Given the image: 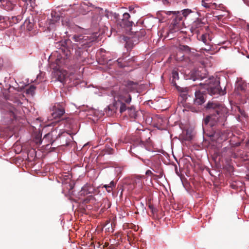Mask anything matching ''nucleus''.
I'll list each match as a JSON object with an SVG mask.
<instances>
[{
    "instance_id": "obj_22",
    "label": "nucleus",
    "mask_w": 249,
    "mask_h": 249,
    "mask_svg": "<svg viewBox=\"0 0 249 249\" xmlns=\"http://www.w3.org/2000/svg\"><path fill=\"white\" fill-rule=\"evenodd\" d=\"M178 50L189 53L191 52V48L187 45H180L178 47Z\"/></svg>"
},
{
    "instance_id": "obj_50",
    "label": "nucleus",
    "mask_w": 249,
    "mask_h": 249,
    "mask_svg": "<svg viewBox=\"0 0 249 249\" xmlns=\"http://www.w3.org/2000/svg\"><path fill=\"white\" fill-rule=\"evenodd\" d=\"M247 57L249 58V55L247 56Z\"/></svg>"
},
{
    "instance_id": "obj_15",
    "label": "nucleus",
    "mask_w": 249,
    "mask_h": 249,
    "mask_svg": "<svg viewBox=\"0 0 249 249\" xmlns=\"http://www.w3.org/2000/svg\"><path fill=\"white\" fill-rule=\"evenodd\" d=\"M130 17V15L128 13H124L123 15V18L121 23V26L124 27H131L133 24V22L129 20Z\"/></svg>"
},
{
    "instance_id": "obj_48",
    "label": "nucleus",
    "mask_w": 249,
    "mask_h": 249,
    "mask_svg": "<svg viewBox=\"0 0 249 249\" xmlns=\"http://www.w3.org/2000/svg\"><path fill=\"white\" fill-rule=\"evenodd\" d=\"M196 24H197V23H196V22H195V23H194V25H195H195H196Z\"/></svg>"
},
{
    "instance_id": "obj_19",
    "label": "nucleus",
    "mask_w": 249,
    "mask_h": 249,
    "mask_svg": "<svg viewBox=\"0 0 249 249\" xmlns=\"http://www.w3.org/2000/svg\"><path fill=\"white\" fill-rule=\"evenodd\" d=\"M145 35V31L143 29H141L140 31H137L135 32V35L133 36L136 37V39H138V40L141 38L142 37L144 36Z\"/></svg>"
},
{
    "instance_id": "obj_29",
    "label": "nucleus",
    "mask_w": 249,
    "mask_h": 249,
    "mask_svg": "<svg viewBox=\"0 0 249 249\" xmlns=\"http://www.w3.org/2000/svg\"><path fill=\"white\" fill-rule=\"evenodd\" d=\"M172 73L174 79H178V73L177 71L173 70Z\"/></svg>"
},
{
    "instance_id": "obj_18",
    "label": "nucleus",
    "mask_w": 249,
    "mask_h": 249,
    "mask_svg": "<svg viewBox=\"0 0 249 249\" xmlns=\"http://www.w3.org/2000/svg\"><path fill=\"white\" fill-rule=\"evenodd\" d=\"M115 183L113 181H112L109 184L104 185L103 187L106 188L107 192L110 193L115 187Z\"/></svg>"
},
{
    "instance_id": "obj_26",
    "label": "nucleus",
    "mask_w": 249,
    "mask_h": 249,
    "mask_svg": "<svg viewBox=\"0 0 249 249\" xmlns=\"http://www.w3.org/2000/svg\"><path fill=\"white\" fill-rule=\"evenodd\" d=\"M208 36H209V35H208L207 34H204L201 36V41H203V42L206 45L209 44V42L208 41V39H207V37H208Z\"/></svg>"
},
{
    "instance_id": "obj_46",
    "label": "nucleus",
    "mask_w": 249,
    "mask_h": 249,
    "mask_svg": "<svg viewBox=\"0 0 249 249\" xmlns=\"http://www.w3.org/2000/svg\"><path fill=\"white\" fill-rule=\"evenodd\" d=\"M132 9H134V8H130V7L129 8V10H131Z\"/></svg>"
},
{
    "instance_id": "obj_4",
    "label": "nucleus",
    "mask_w": 249,
    "mask_h": 249,
    "mask_svg": "<svg viewBox=\"0 0 249 249\" xmlns=\"http://www.w3.org/2000/svg\"><path fill=\"white\" fill-rule=\"evenodd\" d=\"M70 42V40H66L57 43L56 47H59L60 51L62 52L63 55L64 56H61L60 57L57 56L55 60V63L56 64V69H60V68L63 65H66L68 62V59L71 55L70 51L68 48V43Z\"/></svg>"
},
{
    "instance_id": "obj_8",
    "label": "nucleus",
    "mask_w": 249,
    "mask_h": 249,
    "mask_svg": "<svg viewBox=\"0 0 249 249\" xmlns=\"http://www.w3.org/2000/svg\"><path fill=\"white\" fill-rule=\"evenodd\" d=\"M65 113V106L64 104H55L52 107L51 116L53 119H59Z\"/></svg>"
},
{
    "instance_id": "obj_30",
    "label": "nucleus",
    "mask_w": 249,
    "mask_h": 249,
    "mask_svg": "<svg viewBox=\"0 0 249 249\" xmlns=\"http://www.w3.org/2000/svg\"><path fill=\"white\" fill-rule=\"evenodd\" d=\"M25 2L27 5L30 4L31 6H33V4L35 3V0H22Z\"/></svg>"
},
{
    "instance_id": "obj_27",
    "label": "nucleus",
    "mask_w": 249,
    "mask_h": 249,
    "mask_svg": "<svg viewBox=\"0 0 249 249\" xmlns=\"http://www.w3.org/2000/svg\"><path fill=\"white\" fill-rule=\"evenodd\" d=\"M189 88L187 87H179L178 88V90L180 92L189 93Z\"/></svg>"
},
{
    "instance_id": "obj_43",
    "label": "nucleus",
    "mask_w": 249,
    "mask_h": 249,
    "mask_svg": "<svg viewBox=\"0 0 249 249\" xmlns=\"http://www.w3.org/2000/svg\"><path fill=\"white\" fill-rule=\"evenodd\" d=\"M134 61H135L134 58L132 57V58H131V59L129 60V62H130V61L134 62Z\"/></svg>"
},
{
    "instance_id": "obj_39",
    "label": "nucleus",
    "mask_w": 249,
    "mask_h": 249,
    "mask_svg": "<svg viewBox=\"0 0 249 249\" xmlns=\"http://www.w3.org/2000/svg\"><path fill=\"white\" fill-rule=\"evenodd\" d=\"M108 150L109 151L107 152L108 154H112V152L113 151V149L110 148V149H109Z\"/></svg>"
},
{
    "instance_id": "obj_47",
    "label": "nucleus",
    "mask_w": 249,
    "mask_h": 249,
    "mask_svg": "<svg viewBox=\"0 0 249 249\" xmlns=\"http://www.w3.org/2000/svg\"><path fill=\"white\" fill-rule=\"evenodd\" d=\"M176 26V24L175 23H174V24H173V26Z\"/></svg>"
},
{
    "instance_id": "obj_31",
    "label": "nucleus",
    "mask_w": 249,
    "mask_h": 249,
    "mask_svg": "<svg viewBox=\"0 0 249 249\" xmlns=\"http://www.w3.org/2000/svg\"><path fill=\"white\" fill-rule=\"evenodd\" d=\"M188 93L186 92H180V96L183 98V100H186L187 98V94Z\"/></svg>"
},
{
    "instance_id": "obj_32",
    "label": "nucleus",
    "mask_w": 249,
    "mask_h": 249,
    "mask_svg": "<svg viewBox=\"0 0 249 249\" xmlns=\"http://www.w3.org/2000/svg\"><path fill=\"white\" fill-rule=\"evenodd\" d=\"M7 19H9V17L0 16V22L5 21Z\"/></svg>"
},
{
    "instance_id": "obj_20",
    "label": "nucleus",
    "mask_w": 249,
    "mask_h": 249,
    "mask_svg": "<svg viewBox=\"0 0 249 249\" xmlns=\"http://www.w3.org/2000/svg\"><path fill=\"white\" fill-rule=\"evenodd\" d=\"M172 14L176 15V17L175 20L176 21H180L182 20V17L180 16V14L179 11H168L167 13V15H170Z\"/></svg>"
},
{
    "instance_id": "obj_1",
    "label": "nucleus",
    "mask_w": 249,
    "mask_h": 249,
    "mask_svg": "<svg viewBox=\"0 0 249 249\" xmlns=\"http://www.w3.org/2000/svg\"><path fill=\"white\" fill-rule=\"evenodd\" d=\"M112 95L114 98H117V100H115L112 104L109 105L107 108L105 109V112L107 116H111L114 115L119 108L120 113H123L127 110L128 114L129 117L132 119H136L138 116V112L134 106L127 107L125 103L129 104L131 101L130 95L128 94V91L124 86L120 88L119 90H113L111 92Z\"/></svg>"
},
{
    "instance_id": "obj_13",
    "label": "nucleus",
    "mask_w": 249,
    "mask_h": 249,
    "mask_svg": "<svg viewBox=\"0 0 249 249\" xmlns=\"http://www.w3.org/2000/svg\"><path fill=\"white\" fill-rule=\"evenodd\" d=\"M17 0H0L2 6L6 10H12L16 5Z\"/></svg>"
},
{
    "instance_id": "obj_10",
    "label": "nucleus",
    "mask_w": 249,
    "mask_h": 249,
    "mask_svg": "<svg viewBox=\"0 0 249 249\" xmlns=\"http://www.w3.org/2000/svg\"><path fill=\"white\" fill-rule=\"evenodd\" d=\"M97 189H96L92 184L90 183H86L79 192V195L81 196H85L89 194H94L96 193Z\"/></svg>"
},
{
    "instance_id": "obj_36",
    "label": "nucleus",
    "mask_w": 249,
    "mask_h": 249,
    "mask_svg": "<svg viewBox=\"0 0 249 249\" xmlns=\"http://www.w3.org/2000/svg\"><path fill=\"white\" fill-rule=\"evenodd\" d=\"M202 6H203L204 7H205L206 8L210 7L209 4L205 2V1L203 0L202 1Z\"/></svg>"
},
{
    "instance_id": "obj_45",
    "label": "nucleus",
    "mask_w": 249,
    "mask_h": 249,
    "mask_svg": "<svg viewBox=\"0 0 249 249\" xmlns=\"http://www.w3.org/2000/svg\"><path fill=\"white\" fill-rule=\"evenodd\" d=\"M137 179H138V180H140L141 179V178H140V177H139V176H137Z\"/></svg>"
},
{
    "instance_id": "obj_37",
    "label": "nucleus",
    "mask_w": 249,
    "mask_h": 249,
    "mask_svg": "<svg viewBox=\"0 0 249 249\" xmlns=\"http://www.w3.org/2000/svg\"><path fill=\"white\" fill-rule=\"evenodd\" d=\"M93 198V196L92 195H90V196H89L88 198H87L84 200V202L85 203H88L90 201V199Z\"/></svg>"
},
{
    "instance_id": "obj_28",
    "label": "nucleus",
    "mask_w": 249,
    "mask_h": 249,
    "mask_svg": "<svg viewBox=\"0 0 249 249\" xmlns=\"http://www.w3.org/2000/svg\"><path fill=\"white\" fill-rule=\"evenodd\" d=\"M192 12L191 10L188 9H184L182 11V15L184 17H186L190 13Z\"/></svg>"
},
{
    "instance_id": "obj_23",
    "label": "nucleus",
    "mask_w": 249,
    "mask_h": 249,
    "mask_svg": "<svg viewBox=\"0 0 249 249\" xmlns=\"http://www.w3.org/2000/svg\"><path fill=\"white\" fill-rule=\"evenodd\" d=\"M123 59L120 58H118L117 60V62L118 64V65L120 67L123 68L126 66H128L129 65L128 64V62H126L125 61L123 62Z\"/></svg>"
},
{
    "instance_id": "obj_3",
    "label": "nucleus",
    "mask_w": 249,
    "mask_h": 249,
    "mask_svg": "<svg viewBox=\"0 0 249 249\" xmlns=\"http://www.w3.org/2000/svg\"><path fill=\"white\" fill-rule=\"evenodd\" d=\"M205 108L206 109H213L214 112L207 116L203 120V124H209L211 127L224 124L227 120L228 111L223 105L217 102L209 101Z\"/></svg>"
},
{
    "instance_id": "obj_16",
    "label": "nucleus",
    "mask_w": 249,
    "mask_h": 249,
    "mask_svg": "<svg viewBox=\"0 0 249 249\" xmlns=\"http://www.w3.org/2000/svg\"><path fill=\"white\" fill-rule=\"evenodd\" d=\"M33 19L31 20L28 18L26 19L24 23V26L26 27L27 29L29 31H31L34 27V23L33 22Z\"/></svg>"
},
{
    "instance_id": "obj_24",
    "label": "nucleus",
    "mask_w": 249,
    "mask_h": 249,
    "mask_svg": "<svg viewBox=\"0 0 249 249\" xmlns=\"http://www.w3.org/2000/svg\"><path fill=\"white\" fill-rule=\"evenodd\" d=\"M36 89V87L34 85H31L29 88L26 89V93L33 95L35 93Z\"/></svg>"
},
{
    "instance_id": "obj_2",
    "label": "nucleus",
    "mask_w": 249,
    "mask_h": 249,
    "mask_svg": "<svg viewBox=\"0 0 249 249\" xmlns=\"http://www.w3.org/2000/svg\"><path fill=\"white\" fill-rule=\"evenodd\" d=\"M205 108L206 109H213L214 112L207 116L203 120V124H209L211 127L224 124L227 120L228 111L223 105L217 102L209 101Z\"/></svg>"
},
{
    "instance_id": "obj_6",
    "label": "nucleus",
    "mask_w": 249,
    "mask_h": 249,
    "mask_svg": "<svg viewBox=\"0 0 249 249\" xmlns=\"http://www.w3.org/2000/svg\"><path fill=\"white\" fill-rule=\"evenodd\" d=\"M0 109L3 118L7 122H10L16 118L17 109L12 104L5 102L0 106Z\"/></svg>"
},
{
    "instance_id": "obj_5",
    "label": "nucleus",
    "mask_w": 249,
    "mask_h": 249,
    "mask_svg": "<svg viewBox=\"0 0 249 249\" xmlns=\"http://www.w3.org/2000/svg\"><path fill=\"white\" fill-rule=\"evenodd\" d=\"M204 85V89H206L211 95H221L226 94V90H222L220 86L219 78L212 77L206 80Z\"/></svg>"
},
{
    "instance_id": "obj_11",
    "label": "nucleus",
    "mask_w": 249,
    "mask_h": 249,
    "mask_svg": "<svg viewBox=\"0 0 249 249\" xmlns=\"http://www.w3.org/2000/svg\"><path fill=\"white\" fill-rule=\"evenodd\" d=\"M136 38L133 36L132 37L123 36V39L125 42V47L127 50H131L134 45L138 43V39H136Z\"/></svg>"
},
{
    "instance_id": "obj_17",
    "label": "nucleus",
    "mask_w": 249,
    "mask_h": 249,
    "mask_svg": "<svg viewBox=\"0 0 249 249\" xmlns=\"http://www.w3.org/2000/svg\"><path fill=\"white\" fill-rule=\"evenodd\" d=\"M51 16L52 19H50V23L52 24H54L60 19V17L56 12L52 11L51 13Z\"/></svg>"
},
{
    "instance_id": "obj_42",
    "label": "nucleus",
    "mask_w": 249,
    "mask_h": 249,
    "mask_svg": "<svg viewBox=\"0 0 249 249\" xmlns=\"http://www.w3.org/2000/svg\"><path fill=\"white\" fill-rule=\"evenodd\" d=\"M109 244L108 243H105V245H104V248L105 247H107L108 246Z\"/></svg>"
},
{
    "instance_id": "obj_33",
    "label": "nucleus",
    "mask_w": 249,
    "mask_h": 249,
    "mask_svg": "<svg viewBox=\"0 0 249 249\" xmlns=\"http://www.w3.org/2000/svg\"><path fill=\"white\" fill-rule=\"evenodd\" d=\"M238 111L240 112L241 115L243 116H246V114L245 110L241 108L240 107H238Z\"/></svg>"
},
{
    "instance_id": "obj_14",
    "label": "nucleus",
    "mask_w": 249,
    "mask_h": 249,
    "mask_svg": "<svg viewBox=\"0 0 249 249\" xmlns=\"http://www.w3.org/2000/svg\"><path fill=\"white\" fill-rule=\"evenodd\" d=\"M55 75L56 78L58 81L61 83H64L65 81L67 72L66 71L57 69L55 72Z\"/></svg>"
},
{
    "instance_id": "obj_38",
    "label": "nucleus",
    "mask_w": 249,
    "mask_h": 249,
    "mask_svg": "<svg viewBox=\"0 0 249 249\" xmlns=\"http://www.w3.org/2000/svg\"><path fill=\"white\" fill-rule=\"evenodd\" d=\"M145 174L146 175H153V174L152 173V172L151 171V170H148L146 171V173H145Z\"/></svg>"
},
{
    "instance_id": "obj_35",
    "label": "nucleus",
    "mask_w": 249,
    "mask_h": 249,
    "mask_svg": "<svg viewBox=\"0 0 249 249\" xmlns=\"http://www.w3.org/2000/svg\"><path fill=\"white\" fill-rule=\"evenodd\" d=\"M148 207L151 210L152 212L153 213H154L155 211H156V210L154 208V206L152 204L149 203L148 204Z\"/></svg>"
},
{
    "instance_id": "obj_21",
    "label": "nucleus",
    "mask_w": 249,
    "mask_h": 249,
    "mask_svg": "<svg viewBox=\"0 0 249 249\" xmlns=\"http://www.w3.org/2000/svg\"><path fill=\"white\" fill-rule=\"evenodd\" d=\"M20 20L21 17L20 16L12 17L11 18L9 17V19H7V20H9L10 22L12 24H16Z\"/></svg>"
},
{
    "instance_id": "obj_49",
    "label": "nucleus",
    "mask_w": 249,
    "mask_h": 249,
    "mask_svg": "<svg viewBox=\"0 0 249 249\" xmlns=\"http://www.w3.org/2000/svg\"><path fill=\"white\" fill-rule=\"evenodd\" d=\"M240 145V143H238L237 145Z\"/></svg>"
},
{
    "instance_id": "obj_44",
    "label": "nucleus",
    "mask_w": 249,
    "mask_h": 249,
    "mask_svg": "<svg viewBox=\"0 0 249 249\" xmlns=\"http://www.w3.org/2000/svg\"><path fill=\"white\" fill-rule=\"evenodd\" d=\"M140 144H141V145H143V144H144L143 142L142 141H141V142H140Z\"/></svg>"
},
{
    "instance_id": "obj_34",
    "label": "nucleus",
    "mask_w": 249,
    "mask_h": 249,
    "mask_svg": "<svg viewBox=\"0 0 249 249\" xmlns=\"http://www.w3.org/2000/svg\"><path fill=\"white\" fill-rule=\"evenodd\" d=\"M237 88L238 90H245V86L243 85L238 84Z\"/></svg>"
},
{
    "instance_id": "obj_12",
    "label": "nucleus",
    "mask_w": 249,
    "mask_h": 249,
    "mask_svg": "<svg viewBox=\"0 0 249 249\" xmlns=\"http://www.w3.org/2000/svg\"><path fill=\"white\" fill-rule=\"evenodd\" d=\"M205 95V94L200 90L196 91L194 104L196 105H201L203 104L206 101L205 98L204 97Z\"/></svg>"
},
{
    "instance_id": "obj_41",
    "label": "nucleus",
    "mask_w": 249,
    "mask_h": 249,
    "mask_svg": "<svg viewBox=\"0 0 249 249\" xmlns=\"http://www.w3.org/2000/svg\"><path fill=\"white\" fill-rule=\"evenodd\" d=\"M211 49V47H210L209 49H202V50H204L207 52L209 51Z\"/></svg>"
},
{
    "instance_id": "obj_25",
    "label": "nucleus",
    "mask_w": 249,
    "mask_h": 249,
    "mask_svg": "<svg viewBox=\"0 0 249 249\" xmlns=\"http://www.w3.org/2000/svg\"><path fill=\"white\" fill-rule=\"evenodd\" d=\"M200 71L198 70L194 72V80H197V79H202L204 78V76H201L199 74Z\"/></svg>"
},
{
    "instance_id": "obj_7",
    "label": "nucleus",
    "mask_w": 249,
    "mask_h": 249,
    "mask_svg": "<svg viewBox=\"0 0 249 249\" xmlns=\"http://www.w3.org/2000/svg\"><path fill=\"white\" fill-rule=\"evenodd\" d=\"M71 39L75 42L74 44L78 49L89 46L90 42L89 36L83 35H75L72 36Z\"/></svg>"
},
{
    "instance_id": "obj_40",
    "label": "nucleus",
    "mask_w": 249,
    "mask_h": 249,
    "mask_svg": "<svg viewBox=\"0 0 249 249\" xmlns=\"http://www.w3.org/2000/svg\"><path fill=\"white\" fill-rule=\"evenodd\" d=\"M170 33H174V29L172 28L171 26H170Z\"/></svg>"
},
{
    "instance_id": "obj_9",
    "label": "nucleus",
    "mask_w": 249,
    "mask_h": 249,
    "mask_svg": "<svg viewBox=\"0 0 249 249\" xmlns=\"http://www.w3.org/2000/svg\"><path fill=\"white\" fill-rule=\"evenodd\" d=\"M57 131L54 130L45 135L42 139L39 140V144L42 142H44L46 145H49L50 144H52L55 141V139L57 138V137H60L61 135L60 134L57 135Z\"/></svg>"
}]
</instances>
